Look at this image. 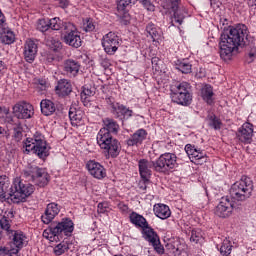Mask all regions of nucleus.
<instances>
[{
	"instance_id": "f704fd0d",
	"label": "nucleus",
	"mask_w": 256,
	"mask_h": 256,
	"mask_svg": "<svg viewBox=\"0 0 256 256\" xmlns=\"http://www.w3.org/2000/svg\"><path fill=\"white\" fill-rule=\"evenodd\" d=\"M142 233L146 241H149L151 244L157 243V240H159V235L156 234L155 230H153L149 224L142 229Z\"/></svg>"
},
{
	"instance_id": "8fccbe9b",
	"label": "nucleus",
	"mask_w": 256,
	"mask_h": 256,
	"mask_svg": "<svg viewBox=\"0 0 256 256\" xmlns=\"http://www.w3.org/2000/svg\"><path fill=\"white\" fill-rule=\"evenodd\" d=\"M83 29L86 32L95 31V24L92 19H87L83 24Z\"/></svg>"
},
{
	"instance_id": "4be33fe9",
	"label": "nucleus",
	"mask_w": 256,
	"mask_h": 256,
	"mask_svg": "<svg viewBox=\"0 0 256 256\" xmlns=\"http://www.w3.org/2000/svg\"><path fill=\"white\" fill-rule=\"evenodd\" d=\"M147 139V131L145 129L137 130L130 138L127 140V145L129 147H135V145H141Z\"/></svg>"
},
{
	"instance_id": "774afa93",
	"label": "nucleus",
	"mask_w": 256,
	"mask_h": 256,
	"mask_svg": "<svg viewBox=\"0 0 256 256\" xmlns=\"http://www.w3.org/2000/svg\"><path fill=\"white\" fill-rule=\"evenodd\" d=\"M98 212L99 213H105V208L103 206V203L98 204Z\"/></svg>"
},
{
	"instance_id": "bb28decb",
	"label": "nucleus",
	"mask_w": 256,
	"mask_h": 256,
	"mask_svg": "<svg viewBox=\"0 0 256 256\" xmlns=\"http://www.w3.org/2000/svg\"><path fill=\"white\" fill-rule=\"evenodd\" d=\"M171 99L174 103L178 105H191L192 96L190 92L171 94Z\"/></svg>"
},
{
	"instance_id": "09e8293b",
	"label": "nucleus",
	"mask_w": 256,
	"mask_h": 256,
	"mask_svg": "<svg viewBox=\"0 0 256 256\" xmlns=\"http://www.w3.org/2000/svg\"><path fill=\"white\" fill-rule=\"evenodd\" d=\"M37 29H38V31H41L42 33L49 31V29H50L49 19L43 18V19L38 20Z\"/></svg>"
},
{
	"instance_id": "ea45409f",
	"label": "nucleus",
	"mask_w": 256,
	"mask_h": 256,
	"mask_svg": "<svg viewBox=\"0 0 256 256\" xmlns=\"http://www.w3.org/2000/svg\"><path fill=\"white\" fill-rule=\"evenodd\" d=\"M233 249V245H231V241L229 239H224L222 245L220 247V253L223 256L231 255V251Z\"/></svg>"
},
{
	"instance_id": "c85d7f7f",
	"label": "nucleus",
	"mask_w": 256,
	"mask_h": 256,
	"mask_svg": "<svg viewBox=\"0 0 256 256\" xmlns=\"http://www.w3.org/2000/svg\"><path fill=\"white\" fill-rule=\"evenodd\" d=\"M129 219L132 225H135V227H140V229H144L149 225L147 219H145V217L138 214L137 212H132L129 216Z\"/></svg>"
},
{
	"instance_id": "a878e982",
	"label": "nucleus",
	"mask_w": 256,
	"mask_h": 256,
	"mask_svg": "<svg viewBox=\"0 0 256 256\" xmlns=\"http://www.w3.org/2000/svg\"><path fill=\"white\" fill-rule=\"evenodd\" d=\"M153 211L159 219H169L171 217V209L165 204H155Z\"/></svg>"
},
{
	"instance_id": "4d7b16f0",
	"label": "nucleus",
	"mask_w": 256,
	"mask_h": 256,
	"mask_svg": "<svg viewBox=\"0 0 256 256\" xmlns=\"http://www.w3.org/2000/svg\"><path fill=\"white\" fill-rule=\"evenodd\" d=\"M14 139L16 141H21V139H23V130L21 128L14 129Z\"/></svg>"
},
{
	"instance_id": "3c124183",
	"label": "nucleus",
	"mask_w": 256,
	"mask_h": 256,
	"mask_svg": "<svg viewBox=\"0 0 256 256\" xmlns=\"http://www.w3.org/2000/svg\"><path fill=\"white\" fill-rule=\"evenodd\" d=\"M152 69L157 73L161 71V59L159 57L152 58Z\"/></svg>"
},
{
	"instance_id": "c03bdc74",
	"label": "nucleus",
	"mask_w": 256,
	"mask_h": 256,
	"mask_svg": "<svg viewBox=\"0 0 256 256\" xmlns=\"http://www.w3.org/2000/svg\"><path fill=\"white\" fill-rule=\"evenodd\" d=\"M9 185V177H7L6 175L0 176V194L7 195Z\"/></svg>"
},
{
	"instance_id": "a19ab883",
	"label": "nucleus",
	"mask_w": 256,
	"mask_h": 256,
	"mask_svg": "<svg viewBox=\"0 0 256 256\" xmlns=\"http://www.w3.org/2000/svg\"><path fill=\"white\" fill-rule=\"evenodd\" d=\"M176 69H178V71H181V73H184L185 75H187L191 73L192 65L185 60L178 61V63H176Z\"/></svg>"
},
{
	"instance_id": "37998d69",
	"label": "nucleus",
	"mask_w": 256,
	"mask_h": 256,
	"mask_svg": "<svg viewBox=\"0 0 256 256\" xmlns=\"http://www.w3.org/2000/svg\"><path fill=\"white\" fill-rule=\"evenodd\" d=\"M46 44L48 45V47H50V49H52L53 51H58V49H61V41H59V39L48 36L46 38Z\"/></svg>"
},
{
	"instance_id": "49530a36",
	"label": "nucleus",
	"mask_w": 256,
	"mask_h": 256,
	"mask_svg": "<svg viewBox=\"0 0 256 256\" xmlns=\"http://www.w3.org/2000/svg\"><path fill=\"white\" fill-rule=\"evenodd\" d=\"M68 251H69V243L67 242H61L60 244L54 247V253L57 256L63 255V253H67Z\"/></svg>"
},
{
	"instance_id": "864d4df0",
	"label": "nucleus",
	"mask_w": 256,
	"mask_h": 256,
	"mask_svg": "<svg viewBox=\"0 0 256 256\" xmlns=\"http://www.w3.org/2000/svg\"><path fill=\"white\" fill-rule=\"evenodd\" d=\"M183 247H185V244L181 243V240L175 239L174 240V249L176 252V255H181V251H183Z\"/></svg>"
},
{
	"instance_id": "5fc2aeb1",
	"label": "nucleus",
	"mask_w": 256,
	"mask_h": 256,
	"mask_svg": "<svg viewBox=\"0 0 256 256\" xmlns=\"http://www.w3.org/2000/svg\"><path fill=\"white\" fill-rule=\"evenodd\" d=\"M131 1L129 0H120L117 4L118 11H125L129 5H131Z\"/></svg>"
},
{
	"instance_id": "412c9836",
	"label": "nucleus",
	"mask_w": 256,
	"mask_h": 256,
	"mask_svg": "<svg viewBox=\"0 0 256 256\" xmlns=\"http://www.w3.org/2000/svg\"><path fill=\"white\" fill-rule=\"evenodd\" d=\"M55 91L60 97H67L73 91V86L69 80L61 79L58 81Z\"/></svg>"
},
{
	"instance_id": "7c9ffc66",
	"label": "nucleus",
	"mask_w": 256,
	"mask_h": 256,
	"mask_svg": "<svg viewBox=\"0 0 256 256\" xmlns=\"http://www.w3.org/2000/svg\"><path fill=\"white\" fill-rule=\"evenodd\" d=\"M8 237H12V241L17 249H22L23 245L27 243V237L21 231H15Z\"/></svg>"
},
{
	"instance_id": "e2e57ef3",
	"label": "nucleus",
	"mask_w": 256,
	"mask_h": 256,
	"mask_svg": "<svg viewBox=\"0 0 256 256\" xmlns=\"http://www.w3.org/2000/svg\"><path fill=\"white\" fill-rule=\"evenodd\" d=\"M118 208L120 209V211H122V213H127V211H129V206H127L123 202L118 204Z\"/></svg>"
},
{
	"instance_id": "13d9d810",
	"label": "nucleus",
	"mask_w": 256,
	"mask_h": 256,
	"mask_svg": "<svg viewBox=\"0 0 256 256\" xmlns=\"http://www.w3.org/2000/svg\"><path fill=\"white\" fill-rule=\"evenodd\" d=\"M37 88L40 89V91H45L47 89V80L45 79L37 80Z\"/></svg>"
},
{
	"instance_id": "69168bd1",
	"label": "nucleus",
	"mask_w": 256,
	"mask_h": 256,
	"mask_svg": "<svg viewBox=\"0 0 256 256\" xmlns=\"http://www.w3.org/2000/svg\"><path fill=\"white\" fill-rule=\"evenodd\" d=\"M69 5V0H59V6L62 9H65V7H67Z\"/></svg>"
},
{
	"instance_id": "c9c22d12",
	"label": "nucleus",
	"mask_w": 256,
	"mask_h": 256,
	"mask_svg": "<svg viewBox=\"0 0 256 256\" xmlns=\"http://www.w3.org/2000/svg\"><path fill=\"white\" fill-rule=\"evenodd\" d=\"M191 89V85L187 82L177 83L171 86V95H176L177 93H187Z\"/></svg>"
},
{
	"instance_id": "680f3d73",
	"label": "nucleus",
	"mask_w": 256,
	"mask_h": 256,
	"mask_svg": "<svg viewBox=\"0 0 256 256\" xmlns=\"http://www.w3.org/2000/svg\"><path fill=\"white\" fill-rule=\"evenodd\" d=\"M147 183H149V179L148 180L142 179V181L139 183V189H141L142 191H146Z\"/></svg>"
},
{
	"instance_id": "0e129e2a",
	"label": "nucleus",
	"mask_w": 256,
	"mask_h": 256,
	"mask_svg": "<svg viewBox=\"0 0 256 256\" xmlns=\"http://www.w3.org/2000/svg\"><path fill=\"white\" fill-rule=\"evenodd\" d=\"M9 253V248L0 246V256H5Z\"/></svg>"
},
{
	"instance_id": "f3484780",
	"label": "nucleus",
	"mask_w": 256,
	"mask_h": 256,
	"mask_svg": "<svg viewBox=\"0 0 256 256\" xmlns=\"http://www.w3.org/2000/svg\"><path fill=\"white\" fill-rule=\"evenodd\" d=\"M37 43L35 40H26L24 44V59L27 61V63H33L35 61V58L37 57Z\"/></svg>"
},
{
	"instance_id": "a211bd4d",
	"label": "nucleus",
	"mask_w": 256,
	"mask_h": 256,
	"mask_svg": "<svg viewBox=\"0 0 256 256\" xmlns=\"http://www.w3.org/2000/svg\"><path fill=\"white\" fill-rule=\"evenodd\" d=\"M59 211H61V208L57 203L52 202L48 204L44 215H42V222L45 223V225H49V223L59 215Z\"/></svg>"
},
{
	"instance_id": "de8ad7c7",
	"label": "nucleus",
	"mask_w": 256,
	"mask_h": 256,
	"mask_svg": "<svg viewBox=\"0 0 256 256\" xmlns=\"http://www.w3.org/2000/svg\"><path fill=\"white\" fill-rule=\"evenodd\" d=\"M49 25L52 31H59L60 29H63V21L57 17L50 19Z\"/></svg>"
},
{
	"instance_id": "f03ea898",
	"label": "nucleus",
	"mask_w": 256,
	"mask_h": 256,
	"mask_svg": "<svg viewBox=\"0 0 256 256\" xmlns=\"http://www.w3.org/2000/svg\"><path fill=\"white\" fill-rule=\"evenodd\" d=\"M75 226L73 221L69 218L62 219L61 222L52 223L47 229L43 231V237L51 242H59L63 237H71Z\"/></svg>"
},
{
	"instance_id": "a18cd8bd",
	"label": "nucleus",
	"mask_w": 256,
	"mask_h": 256,
	"mask_svg": "<svg viewBox=\"0 0 256 256\" xmlns=\"http://www.w3.org/2000/svg\"><path fill=\"white\" fill-rule=\"evenodd\" d=\"M202 240H203V231H201V229L199 228L193 229L191 231L190 241L192 243H199Z\"/></svg>"
},
{
	"instance_id": "052dcab7",
	"label": "nucleus",
	"mask_w": 256,
	"mask_h": 256,
	"mask_svg": "<svg viewBox=\"0 0 256 256\" xmlns=\"http://www.w3.org/2000/svg\"><path fill=\"white\" fill-rule=\"evenodd\" d=\"M8 256H19V248L8 249Z\"/></svg>"
},
{
	"instance_id": "f257e3e1",
	"label": "nucleus",
	"mask_w": 256,
	"mask_h": 256,
	"mask_svg": "<svg viewBox=\"0 0 256 256\" xmlns=\"http://www.w3.org/2000/svg\"><path fill=\"white\" fill-rule=\"evenodd\" d=\"M247 37H249V30L245 24H238L222 33L219 42L221 59L231 61L233 53L238 51L239 47L247 45Z\"/></svg>"
},
{
	"instance_id": "72a5a7b5",
	"label": "nucleus",
	"mask_w": 256,
	"mask_h": 256,
	"mask_svg": "<svg viewBox=\"0 0 256 256\" xmlns=\"http://www.w3.org/2000/svg\"><path fill=\"white\" fill-rule=\"evenodd\" d=\"M95 95V88L85 85L81 92V101L84 103L85 106L89 105L91 102V97Z\"/></svg>"
},
{
	"instance_id": "f8f14e48",
	"label": "nucleus",
	"mask_w": 256,
	"mask_h": 256,
	"mask_svg": "<svg viewBox=\"0 0 256 256\" xmlns=\"http://www.w3.org/2000/svg\"><path fill=\"white\" fill-rule=\"evenodd\" d=\"M157 162L151 161L148 159H140L138 161V169L140 173L141 179L144 181H149L151 178V175H153V169L154 171H157Z\"/></svg>"
},
{
	"instance_id": "e433bc0d",
	"label": "nucleus",
	"mask_w": 256,
	"mask_h": 256,
	"mask_svg": "<svg viewBox=\"0 0 256 256\" xmlns=\"http://www.w3.org/2000/svg\"><path fill=\"white\" fill-rule=\"evenodd\" d=\"M201 95L204 101L208 103V105H211V103H213V88L211 87V85L204 86L202 88Z\"/></svg>"
},
{
	"instance_id": "0eeeda50",
	"label": "nucleus",
	"mask_w": 256,
	"mask_h": 256,
	"mask_svg": "<svg viewBox=\"0 0 256 256\" xmlns=\"http://www.w3.org/2000/svg\"><path fill=\"white\" fill-rule=\"evenodd\" d=\"M65 34H64V43L75 49L81 47L83 41L81 40V34L77 31V26L69 22L64 25Z\"/></svg>"
},
{
	"instance_id": "393cba45",
	"label": "nucleus",
	"mask_w": 256,
	"mask_h": 256,
	"mask_svg": "<svg viewBox=\"0 0 256 256\" xmlns=\"http://www.w3.org/2000/svg\"><path fill=\"white\" fill-rule=\"evenodd\" d=\"M112 113L116 115V117H132L133 110L128 109L127 107L123 106V104L119 103H112Z\"/></svg>"
},
{
	"instance_id": "bf43d9fd",
	"label": "nucleus",
	"mask_w": 256,
	"mask_h": 256,
	"mask_svg": "<svg viewBox=\"0 0 256 256\" xmlns=\"http://www.w3.org/2000/svg\"><path fill=\"white\" fill-rule=\"evenodd\" d=\"M166 249L168 251H170L171 253H174L176 255V252H175V240H172V241L168 242L166 244Z\"/></svg>"
},
{
	"instance_id": "9b49d317",
	"label": "nucleus",
	"mask_w": 256,
	"mask_h": 256,
	"mask_svg": "<svg viewBox=\"0 0 256 256\" xmlns=\"http://www.w3.org/2000/svg\"><path fill=\"white\" fill-rule=\"evenodd\" d=\"M214 213L217 217H221L222 219L231 217L233 213V201H231V198L228 196L222 197L219 204L216 206Z\"/></svg>"
},
{
	"instance_id": "6e6d98bb",
	"label": "nucleus",
	"mask_w": 256,
	"mask_h": 256,
	"mask_svg": "<svg viewBox=\"0 0 256 256\" xmlns=\"http://www.w3.org/2000/svg\"><path fill=\"white\" fill-rule=\"evenodd\" d=\"M139 3H142L147 11H155V5L151 3V0H139Z\"/></svg>"
},
{
	"instance_id": "b1692460",
	"label": "nucleus",
	"mask_w": 256,
	"mask_h": 256,
	"mask_svg": "<svg viewBox=\"0 0 256 256\" xmlns=\"http://www.w3.org/2000/svg\"><path fill=\"white\" fill-rule=\"evenodd\" d=\"M85 113L83 110H77V108H70L69 110V119L73 127H78V125H83V119Z\"/></svg>"
},
{
	"instance_id": "6e6552de",
	"label": "nucleus",
	"mask_w": 256,
	"mask_h": 256,
	"mask_svg": "<svg viewBox=\"0 0 256 256\" xmlns=\"http://www.w3.org/2000/svg\"><path fill=\"white\" fill-rule=\"evenodd\" d=\"M177 167V155L173 153H164L156 160L157 173H167Z\"/></svg>"
},
{
	"instance_id": "aec40b11",
	"label": "nucleus",
	"mask_w": 256,
	"mask_h": 256,
	"mask_svg": "<svg viewBox=\"0 0 256 256\" xmlns=\"http://www.w3.org/2000/svg\"><path fill=\"white\" fill-rule=\"evenodd\" d=\"M13 217V212L5 213V215L0 219V229L2 230V233H6V235H13V232L15 231L13 229V220L11 218Z\"/></svg>"
},
{
	"instance_id": "79ce46f5",
	"label": "nucleus",
	"mask_w": 256,
	"mask_h": 256,
	"mask_svg": "<svg viewBox=\"0 0 256 256\" xmlns=\"http://www.w3.org/2000/svg\"><path fill=\"white\" fill-rule=\"evenodd\" d=\"M209 127H212V129H215V131H219L223 127V122H221V119H219L215 115L209 116Z\"/></svg>"
},
{
	"instance_id": "603ef678",
	"label": "nucleus",
	"mask_w": 256,
	"mask_h": 256,
	"mask_svg": "<svg viewBox=\"0 0 256 256\" xmlns=\"http://www.w3.org/2000/svg\"><path fill=\"white\" fill-rule=\"evenodd\" d=\"M151 245L154 247L155 251L159 253V255H163V253H165V248H163V245H161L159 238L156 242H152Z\"/></svg>"
},
{
	"instance_id": "ddd939ff",
	"label": "nucleus",
	"mask_w": 256,
	"mask_h": 256,
	"mask_svg": "<svg viewBox=\"0 0 256 256\" xmlns=\"http://www.w3.org/2000/svg\"><path fill=\"white\" fill-rule=\"evenodd\" d=\"M185 151L190 161L195 165H203V163H207V154L200 149L195 148V146L187 144L185 146Z\"/></svg>"
},
{
	"instance_id": "58836bf2",
	"label": "nucleus",
	"mask_w": 256,
	"mask_h": 256,
	"mask_svg": "<svg viewBox=\"0 0 256 256\" xmlns=\"http://www.w3.org/2000/svg\"><path fill=\"white\" fill-rule=\"evenodd\" d=\"M0 119H3L6 123H13V116L9 107L0 106Z\"/></svg>"
},
{
	"instance_id": "dca6fc26",
	"label": "nucleus",
	"mask_w": 256,
	"mask_h": 256,
	"mask_svg": "<svg viewBox=\"0 0 256 256\" xmlns=\"http://www.w3.org/2000/svg\"><path fill=\"white\" fill-rule=\"evenodd\" d=\"M237 139L241 143L249 144L253 140V124L246 122L244 123L236 133Z\"/></svg>"
},
{
	"instance_id": "20e7f679",
	"label": "nucleus",
	"mask_w": 256,
	"mask_h": 256,
	"mask_svg": "<svg viewBox=\"0 0 256 256\" xmlns=\"http://www.w3.org/2000/svg\"><path fill=\"white\" fill-rule=\"evenodd\" d=\"M34 191L35 187L31 183L17 177L14 179L8 195L13 203H21L26 197L33 195Z\"/></svg>"
},
{
	"instance_id": "cd10ccee",
	"label": "nucleus",
	"mask_w": 256,
	"mask_h": 256,
	"mask_svg": "<svg viewBox=\"0 0 256 256\" xmlns=\"http://www.w3.org/2000/svg\"><path fill=\"white\" fill-rule=\"evenodd\" d=\"M113 139L111 132L109 130L101 128L97 134V143L99 147H107V143H109Z\"/></svg>"
},
{
	"instance_id": "4468645a",
	"label": "nucleus",
	"mask_w": 256,
	"mask_h": 256,
	"mask_svg": "<svg viewBox=\"0 0 256 256\" xmlns=\"http://www.w3.org/2000/svg\"><path fill=\"white\" fill-rule=\"evenodd\" d=\"M179 5H181V0H167L166 9H171L174 13V17L172 20V25L174 23H178V25L183 24V20L185 19V10L179 9Z\"/></svg>"
},
{
	"instance_id": "423d86ee",
	"label": "nucleus",
	"mask_w": 256,
	"mask_h": 256,
	"mask_svg": "<svg viewBox=\"0 0 256 256\" xmlns=\"http://www.w3.org/2000/svg\"><path fill=\"white\" fill-rule=\"evenodd\" d=\"M22 177L26 181H32L38 187H45L49 184V174L37 166H30L23 170Z\"/></svg>"
},
{
	"instance_id": "9d476101",
	"label": "nucleus",
	"mask_w": 256,
	"mask_h": 256,
	"mask_svg": "<svg viewBox=\"0 0 256 256\" xmlns=\"http://www.w3.org/2000/svg\"><path fill=\"white\" fill-rule=\"evenodd\" d=\"M120 46L121 40L119 39V36L115 34V32H109L103 36L102 47H104V51L107 53V55H115Z\"/></svg>"
},
{
	"instance_id": "c756f323",
	"label": "nucleus",
	"mask_w": 256,
	"mask_h": 256,
	"mask_svg": "<svg viewBox=\"0 0 256 256\" xmlns=\"http://www.w3.org/2000/svg\"><path fill=\"white\" fill-rule=\"evenodd\" d=\"M146 33L150 35L153 41H159L163 35V31H161V28L153 24V22L147 24Z\"/></svg>"
},
{
	"instance_id": "5701e85b",
	"label": "nucleus",
	"mask_w": 256,
	"mask_h": 256,
	"mask_svg": "<svg viewBox=\"0 0 256 256\" xmlns=\"http://www.w3.org/2000/svg\"><path fill=\"white\" fill-rule=\"evenodd\" d=\"M100 149H103L109 157H117L121 152V144L117 139L112 138V140L107 142V147H100Z\"/></svg>"
},
{
	"instance_id": "2f4dec72",
	"label": "nucleus",
	"mask_w": 256,
	"mask_h": 256,
	"mask_svg": "<svg viewBox=\"0 0 256 256\" xmlns=\"http://www.w3.org/2000/svg\"><path fill=\"white\" fill-rule=\"evenodd\" d=\"M40 107H41V112L46 117H49V115H53L55 111H57V107L55 106V103L47 99L41 101Z\"/></svg>"
},
{
	"instance_id": "39448f33",
	"label": "nucleus",
	"mask_w": 256,
	"mask_h": 256,
	"mask_svg": "<svg viewBox=\"0 0 256 256\" xmlns=\"http://www.w3.org/2000/svg\"><path fill=\"white\" fill-rule=\"evenodd\" d=\"M253 194V180L247 176L235 182L230 189V195L235 201H247Z\"/></svg>"
},
{
	"instance_id": "473e14b6",
	"label": "nucleus",
	"mask_w": 256,
	"mask_h": 256,
	"mask_svg": "<svg viewBox=\"0 0 256 256\" xmlns=\"http://www.w3.org/2000/svg\"><path fill=\"white\" fill-rule=\"evenodd\" d=\"M103 125L102 129H106L110 134L114 133V135H117V133H119V124L117 121L111 118H105L103 119Z\"/></svg>"
},
{
	"instance_id": "338daca9",
	"label": "nucleus",
	"mask_w": 256,
	"mask_h": 256,
	"mask_svg": "<svg viewBox=\"0 0 256 256\" xmlns=\"http://www.w3.org/2000/svg\"><path fill=\"white\" fill-rule=\"evenodd\" d=\"M101 65H102V67H104V69H107V68H109L111 63H109V60L104 59V60L101 61Z\"/></svg>"
},
{
	"instance_id": "1a4fd4ad",
	"label": "nucleus",
	"mask_w": 256,
	"mask_h": 256,
	"mask_svg": "<svg viewBox=\"0 0 256 256\" xmlns=\"http://www.w3.org/2000/svg\"><path fill=\"white\" fill-rule=\"evenodd\" d=\"M12 113L17 119H31L35 115V108L30 103L21 101L13 106Z\"/></svg>"
},
{
	"instance_id": "7ed1b4c3",
	"label": "nucleus",
	"mask_w": 256,
	"mask_h": 256,
	"mask_svg": "<svg viewBox=\"0 0 256 256\" xmlns=\"http://www.w3.org/2000/svg\"><path fill=\"white\" fill-rule=\"evenodd\" d=\"M23 149H25L24 153H34L39 159H47L51 146L47 144L43 134L36 132L33 137L26 138L23 141Z\"/></svg>"
},
{
	"instance_id": "6ab92c4d",
	"label": "nucleus",
	"mask_w": 256,
	"mask_h": 256,
	"mask_svg": "<svg viewBox=\"0 0 256 256\" xmlns=\"http://www.w3.org/2000/svg\"><path fill=\"white\" fill-rule=\"evenodd\" d=\"M64 71L69 77H76L81 71V63L79 61L68 59L64 61Z\"/></svg>"
},
{
	"instance_id": "4c0bfd02",
	"label": "nucleus",
	"mask_w": 256,
	"mask_h": 256,
	"mask_svg": "<svg viewBox=\"0 0 256 256\" xmlns=\"http://www.w3.org/2000/svg\"><path fill=\"white\" fill-rule=\"evenodd\" d=\"M0 41L1 43H4V45L15 43V33L11 30L4 31L0 36Z\"/></svg>"
},
{
	"instance_id": "2eb2a0df",
	"label": "nucleus",
	"mask_w": 256,
	"mask_h": 256,
	"mask_svg": "<svg viewBox=\"0 0 256 256\" xmlns=\"http://www.w3.org/2000/svg\"><path fill=\"white\" fill-rule=\"evenodd\" d=\"M86 169L94 179L101 180L107 177V170L105 167L95 160H89L86 163Z\"/></svg>"
}]
</instances>
